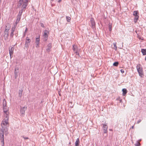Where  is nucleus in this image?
Returning <instances> with one entry per match:
<instances>
[{
    "label": "nucleus",
    "instance_id": "f257e3e1",
    "mask_svg": "<svg viewBox=\"0 0 146 146\" xmlns=\"http://www.w3.org/2000/svg\"><path fill=\"white\" fill-rule=\"evenodd\" d=\"M9 122H8V118L3 119L2 122L1 126L2 128L0 129V140L1 141H4V133L5 135L8 134Z\"/></svg>",
    "mask_w": 146,
    "mask_h": 146
},
{
    "label": "nucleus",
    "instance_id": "f03ea898",
    "mask_svg": "<svg viewBox=\"0 0 146 146\" xmlns=\"http://www.w3.org/2000/svg\"><path fill=\"white\" fill-rule=\"evenodd\" d=\"M140 64H139L137 65L136 68L139 76L142 77V76L143 75V70L142 68L140 67Z\"/></svg>",
    "mask_w": 146,
    "mask_h": 146
},
{
    "label": "nucleus",
    "instance_id": "7ed1b4c3",
    "mask_svg": "<svg viewBox=\"0 0 146 146\" xmlns=\"http://www.w3.org/2000/svg\"><path fill=\"white\" fill-rule=\"evenodd\" d=\"M3 111L5 113L4 115L5 117V118L3 119H5L7 118H8V122L9 117L8 114L7 113V111H8V108L7 106H5L3 107Z\"/></svg>",
    "mask_w": 146,
    "mask_h": 146
},
{
    "label": "nucleus",
    "instance_id": "20e7f679",
    "mask_svg": "<svg viewBox=\"0 0 146 146\" xmlns=\"http://www.w3.org/2000/svg\"><path fill=\"white\" fill-rule=\"evenodd\" d=\"M31 42V40L28 37H27L25 43V44L24 48L28 49L29 46V44Z\"/></svg>",
    "mask_w": 146,
    "mask_h": 146
},
{
    "label": "nucleus",
    "instance_id": "39448f33",
    "mask_svg": "<svg viewBox=\"0 0 146 146\" xmlns=\"http://www.w3.org/2000/svg\"><path fill=\"white\" fill-rule=\"evenodd\" d=\"M139 14L138 11H133V15L135 16L134 19V21L135 23L137 22L139 16L138 15Z\"/></svg>",
    "mask_w": 146,
    "mask_h": 146
},
{
    "label": "nucleus",
    "instance_id": "423d86ee",
    "mask_svg": "<svg viewBox=\"0 0 146 146\" xmlns=\"http://www.w3.org/2000/svg\"><path fill=\"white\" fill-rule=\"evenodd\" d=\"M27 106H25L24 107H21L20 110V112L21 115H23V116L25 115V111L27 109Z\"/></svg>",
    "mask_w": 146,
    "mask_h": 146
},
{
    "label": "nucleus",
    "instance_id": "0eeeda50",
    "mask_svg": "<svg viewBox=\"0 0 146 146\" xmlns=\"http://www.w3.org/2000/svg\"><path fill=\"white\" fill-rule=\"evenodd\" d=\"M49 33L48 31L45 30L44 31V34L43 35V40L44 41H46L48 38V34Z\"/></svg>",
    "mask_w": 146,
    "mask_h": 146
},
{
    "label": "nucleus",
    "instance_id": "6e6552de",
    "mask_svg": "<svg viewBox=\"0 0 146 146\" xmlns=\"http://www.w3.org/2000/svg\"><path fill=\"white\" fill-rule=\"evenodd\" d=\"M103 128L104 133H107V125L106 124H103Z\"/></svg>",
    "mask_w": 146,
    "mask_h": 146
},
{
    "label": "nucleus",
    "instance_id": "1a4fd4ad",
    "mask_svg": "<svg viewBox=\"0 0 146 146\" xmlns=\"http://www.w3.org/2000/svg\"><path fill=\"white\" fill-rule=\"evenodd\" d=\"M8 33V32L7 31H5L4 32L3 36L5 39V40H7L9 36Z\"/></svg>",
    "mask_w": 146,
    "mask_h": 146
},
{
    "label": "nucleus",
    "instance_id": "9d476101",
    "mask_svg": "<svg viewBox=\"0 0 146 146\" xmlns=\"http://www.w3.org/2000/svg\"><path fill=\"white\" fill-rule=\"evenodd\" d=\"M14 48L13 47L9 48V51L10 58H11V55L13 54Z\"/></svg>",
    "mask_w": 146,
    "mask_h": 146
},
{
    "label": "nucleus",
    "instance_id": "9b49d317",
    "mask_svg": "<svg viewBox=\"0 0 146 146\" xmlns=\"http://www.w3.org/2000/svg\"><path fill=\"white\" fill-rule=\"evenodd\" d=\"M23 90L22 88L20 89L19 92V96L20 98H21L23 92Z\"/></svg>",
    "mask_w": 146,
    "mask_h": 146
},
{
    "label": "nucleus",
    "instance_id": "f8f14e48",
    "mask_svg": "<svg viewBox=\"0 0 146 146\" xmlns=\"http://www.w3.org/2000/svg\"><path fill=\"white\" fill-rule=\"evenodd\" d=\"M51 46L52 44L51 43H49V44H48L47 45L48 48L46 49V50L48 52H49L50 51V50L51 47Z\"/></svg>",
    "mask_w": 146,
    "mask_h": 146
},
{
    "label": "nucleus",
    "instance_id": "ddd939ff",
    "mask_svg": "<svg viewBox=\"0 0 146 146\" xmlns=\"http://www.w3.org/2000/svg\"><path fill=\"white\" fill-rule=\"evenodd\" d=\"M122 91L123 92V96H125L127 92V89L125 88L123 89Z\"/></svg>",
    "mask_w": 146,
    "mask_h": 146
},
{
    "label": "nucleus",
    "instance_id": "4468645a",
    "mask_svg": "<svg viewBox=\"0 0 146 146\" xmlns=\"http://www.w3.org/2000/svg\"><path fill=\"white\" fill-rule=\"evenodd\" d=\"M80 143V140L79 138H77L76 141L75 142V146H79Z\"/></svg>",
    "mask_w": 146,
    "mask_h": 146
},
{
    "label": "nucleus",
    "instance_id": "2eb2a0df",
    "mask_svg": "<svg viewBox=\"0 0 146 146\" xmlns=\"http://www.w3.org/2000/svg\"><path fill=\"white\" fill-rule=\"evenodd\" d=\"M28 5V3H26L25 2H23V4L22 5L21 7L22 9H25Z\"/></svg>",
    "mask_w": 146,
    "mask_h": 146
},
{
    "label": "nucleus",
    "instance_id": "dca6fc26",
    "mask_svg": "<svg viewBox=\"0 0 146 146\" xmlns=\"http://www.w3.org/2000/svg\"><path fill=\"white\" fill-rule=\"evenodd\" d=\"M141 52L143 55H146V49H142L141 50Z\"/></svg>",
    "mask_w": 146,
    "mask_h": 146
},
{
    "label": "nucleus",
    "instance_id": "f3484780",
    "mask_svg": "<svg viewBox=\"0 0 146 146\" xmlns=\"http://www.w3.org/2000/svg\"><path fill=\"white\" fill-rule=\"evenodd\" d=\"M90 21L92 26H94L95 25V23L93 19L91 18L90 19Z\"/></svg>",
    "mask_w": 146,
    "mask_h": 146
},
{
    "label": "nucleus",
    "instance_id": "a211bd4d",
    "mask_svg": "<svg viewBox=\"0 0 146 146\" xmlns=\"http://www.w3.org/2000/svg\"><path fill=\"white\" fill-rule=\"evenodd\" d=\"M108 25H109L108 28H109V31H111L112 30V25L110 23Z\"/></svg>",
    "mask_w": 146,
    "mask_h": 146
},
{
    "label": "nucleus",
    "instance_id": "6ab92c4d",
    "mask_svg": "<svg viewBox=\"0 0 146 146\" xmlns=\"http://www.w3.org/2000/svg\"><path fill=\"white\" fill-rule=\"evenodd\" d=\"M10 29V26H9V25H8V26H6L5 29V31H7L8 32L9 31Z\"/></svg>",
    "mask_w": 146,
    "mask_h": 146
},
{
    "label": "nucleus",
    "instance_id": "aec40b11",
    "mask_svg": "<svg viewBox=\"0 0 146 146\" xmlns=\"http://www.w3.org/2000/svg\"><path fill=\"white\" fill-rule=\"evenodd\" d=\"M19 70V69L18 68H17V70L16 71V68H15V77H16L17 76V73H18V70Z\"/></svg>",
    "mask_w": 146,
    "mask_h": 146
},
{
    "label": "nucleus",
    "instance_id": "412c9836",
    "mask_svg": "<svg viewBox=\"0 0 146 146\" xmlns=\"http://www.w3.org/2000/svg\"><path fill=\"white\" fill-rule=\"evenodd\" d=\"M66 20L67 22H69L70 21L71 19L70 17H69L66 16Z\"/></svg>",
    "mask_w": 146,
    "mask_h": 146
},
{
    "label": "nucleus",
    "instance_id": "4be33fe9",
    "mask_svg": "<svg viewBox=\"0 0 146 146\" xmlns=\"http://www.w3.org/2000/svg\"><path fill=\"white\" fill-rule=\"evenodd\" d=\"M6 106V101L5 99L3 100V107Z\"/></svg>",
    "mask_w": 146,
    "mask_h": 146
},
{
    "label": "nucleus",
    "instance_id": "5701e85b",
    "mask_svg": "<svg viewBox=\"0 0 146 146\" xmlns=\"http://www.w3.org/2000/svg\"><path fill=\"white\" fill-rule=\"evenodd\" d=\"M119 63L118 62H115L113 63V65L115 66H117L118 65Z\"/></svg>",
    "mask_w": 146,
    "mask_h": 146
},
{
    "label": "nucleus",
    "instance_id": "b1692460",
    "mask_svg": "<svg viewBox=\"0 0 146 146\" xmlns=\"http://www.w3.org/2000/svg\"><path fill=\"white\" fill-rule=\"evenodd\" d=\"M140 143L138 141H137V143L135 144V146H140Z\"/></svg>",
    "mask_w": 146,
    "mask_h": 146
},
{
    "label": "nucleus",
    "instance_id": "393cba45",
    "mask_svg": "<svg viewBox=\"0 0 146 146\" xmlns=\"http://www.w3.org/2000/svg\"><path fill=\"white\" fill-rule=\"evenodd\" d=\"M113 44L114 46V49L116 50H117V47L116 46V42L113 43Z\"/></svg>",
    "mask_w": 146,
    "mask_h": 146
},
{
    "label": "nucleus",
    "instance_id": "a878e982",
    "mask_svg": "<svg viewBox=\"0 0 146 146\" xmlns=\"http://www.w3.org/2000/svg\"><path fill=\"white\" fill-rule=\"evenodd\" d=\"M40 40V39L39 38H36L35 40V42H39Z\"/></svg>",
    "mask_w": 146,
    "mask_h": 146
},
{
    "label": "nucleus",
    "instance_id": "bb28decb",
    "mask_svg": "<svg viewBox=\"0 0 146 146\" xmlns=\"http://www.w3.org/2000/svg\"><path fill=\"white\" fill-rule=\"evenodd\" d=\"M39 42H35V46L36 48H38L39 47Z\"/></svg>",
    "mask_w": 146,
    "mask_h": 146
},
{
    "label": "nucleus",
    "instance_id": "cd10ccee",
    "mask_svg": "<svg viewBox=\"0 0 146 146\" xmlns=\"http://www.w3.org/2000/svg\"><path fill=\"white\" fill-rule=\"evenodd\" d=\"M23 0H19V3L20 4V5H21L23 2Z\"/></svg>",
    "mask_w": 146,
    "mask_h": 146
},
{
    "label": "nucleus",
    "instance_id": "c85d7f7f",
    "mask_svg": "<svg viewBox=\"0 0 146 146\" xmlns=\"http://www.w3.org/2000/svg\"><path fill=\"white\" fill-rule=\"evenodd\" d=\"M14 32H11V33L10 34V36L11 37H13V35H14Z\"/></svg>",
    "mask_w": 146,
    "mask_h": 146
},
{
    "label": "nucleus",
    "instance_id": "c756f323",
    "mask_svg": "<svg viewBox=\"0 0 146 146\" xmlns=\"http://www.w3.org/2000/svg\"><path fill=\"white\" fill-rule=\"evenodd\" d=\"M21 16H18V15L17 16V20H19V21H20V19H21Z\"/></svg>",
    "mask_w": 146,
    "mask_h": 146
},
{
    "label": "nucleus",
    "instance_id": "7c9ffc66",
    "mask_svg": "<svg viewBox=\"0 0 146 146\" xmlns=\"http://www.w3.org/2000/svg\"><path fill=\"white\" fill-rule=\"evenodd\" d=\"M17 24L15 23L13 25V27L16 28V27L17 26Z\"/></svg>",
    "mask_w": 146,
    "mask_h": 146
},
{
    "label": "nucleus",
    "instance_id": "2f4dec72",
    "mask_svg": "<svg viewBox=\"0 0 146 146\" xmlns=\"http://www.w3.org/2000/svg\"><path fill=\"white\" fill-rule=\"evenodd\" d=\"M22 137H23V138L24 139H25V140L27 139H29V138L28 137H25L23 136H22Z\"/></svg>",
    "mask_w": 146,
    "mask_h": 146
},
{
    "label": "nucleus",
    "instance_id": "473e14b6",
    "mask_svg": "<svg viewBox=\"0 0 146 146\" xmlns=\"http://www.w3.org/2000/svg\"><path fill=\"white\" fill-rule=\"evenodd\" d=\"M15 28L12 27L11 29V31L14 32Z\"/></svg>",
    "mask_w": 146,
    "mask_h": 146
},
{
    "label": "nucleus",
    "instance_id": "72a5a7b5",
    "mask_svg": "<svg viewBox=\"0 0 146 146\" xmlns=\"http://www.w3.org/2000/svg\"><path fill=\"white\" fill-rule=\"evenodd\" d=\"M2 143L1 146H4V141H1Z\"/></svg>",
    "mask_w": 146,
    "mask_h": 146
},
{
    "label": "nucleus",
    "instance_id": "f704fd0d",
    "mask_svg": "<svg viewBox=\"0 0 146 146\" xmlns=\"http://www.w3.org/2000/svg\"><path fill=\"white\" fill-rule=\"evenodd\" d=\"M40 26L41 27H44V25L42 23H40Z\"/></svg>",
    "mask_w": 146,
    "mask_h": 146
},
{
    "label": "nucleus",
    "instance_id": "c9c22d12",
    "mask_svg": "<svg viewBox=\"0 0 146 146\" xmlns=\"http://www.w3.org/2000/svg\"><path fill=\"white\" fill-rule=\"evenodd\" d=\"M141 121V119H139L137 121V124H139V123H140Z\"/></svg>",
    "mask_w": 146,
    "mask_h": 146
},
{
    "label": "nucleus",
    "instance_id": "e433bc0d",
    "mask_svg": "<svg viewBox=\"0 0 146 146\" xmlns=\"http://www.w3.org/2000/svg\"><path fill=\"white\" fill-rule=\"evenodd\" d=\"M22 14L21 13H20V12H19V14L18 15H17L18 16H21V15H22Z\"/></svg>",
    "mask_w": 146,
    "mask_h": 146
},
{
    "label": "nucleus",
    "instance_id": "4c0bfd02",
    "mask_svg": "<svg viewBox=\"0 0 146 146\" xmlns=\"http://www.w3.org/2000/svg\"><path fill=\"white\" fill-rule=\"evenodd\" d=\"M27 30H28V29L27 28H26V29H25V34H26V33L27 32Z\"/></svg>",
    "mask_w": 146,
    "mask_h": 146
},
{
    "label": "nucleus",
    "instance_id": "58836bf2",
    "mask_svg": "<svg viewBox=\"0 0 146 146\" xmlns=\"http://www.w3.org/2000/svg\"><path fill=\"white\" fill-rule=\"evenodd\" d=\"M29 1V0H25L23 2H25L26 3H28Z\"/></svg>",
    "mask_w": 146,
    "mask_h": 146
},
{
    "label": "nucleus",
    "instance_id": "ea45409f",
    "mask_svg": "<svg viewBox=\"0 0 146 146\" xmlns=\"http://www.w3.org/2000/svg\"><path fill=\"white\" fill-rule=\"evenodd\" d=\"M120 71L122 73H123L124 72V71L122 69L120 70Z\"/></svg>",
    "mask_w": 146,
    "mask_h": 146
},
{
    "label": "nucleus",
    "instance_id": "a19ab883",
    "mask_svg": "<svg viewBox=\"0 0 146 146\" xmlns=\"http://www.w3.org/2000/svg\"><path fill=\"white\" fill-rule=\"evenodd\" d=\"M19 21L17 19L15 23H16V24H17L19 23Z\"/></svg>",
    "mask_w": 146,
    "mask_h": 146
},
{
    "label": "nucleus",
    "instance_id": "79ce46f5",
    "mask_svg": "<svg viewBox=\"0 0 146 146\" xmlns=\"http://www.w3.org/2000/svg\"><path fill=\"white\" fill-rule=\"evenodd\" d=\"M23 9H22L19 11V12L22 13L23 12Z\"/></svg>",
    "mask_w": 146,
    "mask_h": 146
},
{
    "label": "nucleus",
    "instance_id": "37998d69",
    "mask_svg": "<svg viewBox=\"0 0 146 146\" xmlns=\"http://www.w3.org/2000/svg\"><path fill=\"white\" fill-rule=\"evenodd\" d=\"M23 9H22L19 11V12L22 13L23 12Z\"/></svg>",
    "mask_w": 146,
    "mask_h": 146
},
{
    "label": "nucleus",
    "instance_id": "c03bdc74",
    "mask_svg": "<svg viewBox=\"0 0 146 146\" xmlns=\"http://www.w3.org/2000/svg\"><path fill=\"white\" fill-rule=\"evenodd\" d=\"M74 45H73V50H74V49H75V48H74Z\"/></svg>",
    "mask_w": 146,
    "mask_h": 146
},
{
    "label": "nucleus",
    "instance_id": "a18cd8bd",
    "mask_svg": "<svg viewBox=\"0 0 146 146\" xmlns=\"http://www.w3.org/2000/svg\"><path fill=\"white\" fill-rule=\"evenodd\" d=\"M61 1H62V0H58V1L59 3H60V2Z\"/></svg>",
    "mask_w": 146,
    "mask_h": 146
},
{
    "label": "nucleus",
    "instance_id": "49530a36",
    "mask_svg": "<svg viewBox=\"0 0 146 146\" xmlns=\"http://www.w3.org/2000/svg\"><path fill=\"white\" fill-rule=\"evenodd\" d=\"M134 126H132V127H131V128H132V129H133V128H134Z\"/></svg>",
    "mask_w": 146,
    "mask_h": 146
},
{
    "label": "nucleus",
    "instance_id": "de8ad7c7",
    "mask_svg": "<svg viewBox=\"0 0 146 146\" xmlns=\"http://www.w3.org/2000/svg\"><path fill=\"white\" fill-rule=\"evenodd\" d=\"M16 68V71L17 70V68Z\"/></svg>",
    "mask_w": 146,
    "mask_h": 146
},
{
    "label": "nucleus",
    "instance_id": "09e8293b",
    "mask_svg": "<svg viewBox=\"0 0 146 146\" xmlns=\"http://www.w3.org/2000/svg\"><path fill=\"white\" fill-rule=\"evenodd\" d=\"M145 60H146V57H145Z\"/></svg>",
    "mask_w": 146,
    "mask_h": 146
},
{
    "label": "nucleus",
    "instance_id": "8fccbe9b",
    "mask_svg": "<svg viewBox=\"0 0 146 146\" xmlns=\"http://www.w3.org/2000/svg\"><path fill=\"white\" fill-rule=\"evenodd\" d=\"M26 34H25V33H24V36H25V35Z\"/></svg>",
    "mask_w": 146,
    "mask_h": 146
},
{
    "label": "nucleus",
    "instance_id": "3c124183",
    "mask_svg": "<svg viewBox=\"0 0 146 146\" xmlns=\"http://www.w3.org/2000/svg\"><path fill=\"white\" fill-rule=\"evenodd\" d=\"M71 144V142H70L69 143V144Z\"/></svg>",
    "mask_w": 146,
    "mask_h": 146
},
{
    "label": "nucleus",
    "instance_id": "603ef678",
    "mask_svg": "<svg viewBox=\"0 0 146 146\" xmlns=\"http://www.w3.org/2000/svg\"><path fill=\"white\" fill-rule=\"evenodd\" d=\"M59 95H60H60H60V94H59Z\"/></svg>",
    "mask_w": 146,
    "mask_h": 146
},
{
    "label": "nucleus",
    "instance_id": "864d4df0",
    "mask_svg": "<svg viewBox=\"0 0 146 146\" xmlns=\"http://www.w3.org/2000/svg\"><path fill=\"white\" fill-rule=\"evenodd\" d=\"M51 0V1H54V0Z\"/></svg>",
    "mask_w": 146,
    "mask_h": 146
},
{
    "label": "nucleus",
    "instance_id": "5fc2aeb1",
    "mask_svg": "<svg viewBox=\"0 0 146 146\" xmlns=\"http://www.w3.org/2000/svg\"><path fill=\"white\" fill-rule=\"evenodd\" d=\"M107 146H109V145H108Z\"/></svg>",
    "mask_w": 146,
    "mask_h": 146
}]
</instances>
